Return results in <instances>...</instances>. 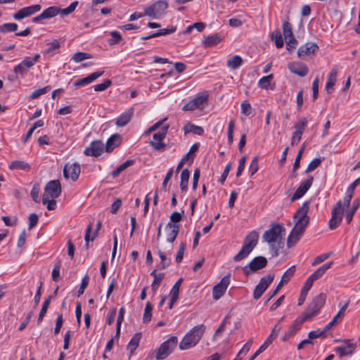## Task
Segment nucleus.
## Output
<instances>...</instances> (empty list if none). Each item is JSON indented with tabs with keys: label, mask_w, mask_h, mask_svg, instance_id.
<instances>
[{
	"label": "nucleus",
	"mask_w": 360,
	"mask_h": 360,
	"mask_svg": "<svg viewBox=\"0 0 360 360\" xmlns=\"http://www.w3.org/2000/svg\"><path fill=\"white\" fill-rule=\"evenodd\" d=\"M205 329L206 326L203 324L194 326L185 335L180 342L179 349L181 350H186L195 347L201 340Z\"/></svg>",
	"instance_id": "f257e3e1"
},
{
	"label": "nucleus",
	"mask_w": 360,
	"mask_h": 360,
	"mask_svg": "<svg viewBox=\"0 0 360 360\" xmlns=\"http://www.w3.org/2000/svg\"><path fill=\"white\" fill-rule=\"evenodd\" d=\"M326 300V295L321 293L316 296L309 304L305 310L300 314L305 321H311L318 316L323 307Z\"/></svg>",
	"instance_id": "f03ea898"
},
{
	"label": "nucleus",
	"mask_w": 360,
	"mask_h": 360,
	"mask_svg": "<svg viewBox=\"0 0 360 360\" xmlns=\"http://www.w3.org/2000/svg\"><path fill=\"white\" fill-rule=\"evenodd\" d=\"M259 234L256 231H251L245 238L243 247L239 252L233 257L235 262H239L248 256L257 245Z\"/></svg>",
	"instance_id": "7ed1b4c3"
},
{
	"label": "nucleus",
	"mask_w": 360,
	"mask_h": 360,
	"mask_svg": "<svg viewBox=\"0 0 360 360\" xmlns=\"http://www.w3.org/2000/svg\"><path fill=\"white\" fill-rule=\"evenodd\" d=\"M284 233L285 229L283 226L279 224H275L264 233L262 238L269 244L276 242L282 243Z\"/></svg>",
	"instance_id": "20e7f679"
},
{
	"label": "nucleus",
	"mask_w": 360,
	"mask_h": 360,
	"mask_svg": "<svg viewBox=\"0 0 360 360\" xmlns=\"http://www.w3.org/2000/svg\"><path fill=\"white\" fill-rule=\"evenodd\" d=\"M310 202L305 201L302 206L297 210L293 216V221L295 225L299 226L303 228H307L309 217L307 215L309 210Z\"/></svg>",
	"instance_id": "39448f33"
},
{
	"label": "nucleus",
	"mask_w": 360,
	"mask_h": 360,
	"mask_svg": "<svg viewBox=\"0 0 360 360\" xmlns=\"http://www.w3.org/2000/svg\"><path fill=\"white\" fill-rule=\"evenodd\" d=\"M178 339L175 336H172L167 341L160 345L157 349L156 359L158 360H162L167 358L176 347Z\"/></svg>",
	"instance_id": "423d86ee"
},
{
	"label": "nucleus",
	"mask_w": 360,
	"mask_h": 360,
	"mask_svg": "<svg viewBox=\"0 0 360 360\" xmlns=\"http://www.w3.org/2000/svg\"><path fill=\"white\" fill-rule=\"evenodd\" d=\"M169 5L165 1H158L153 4L144 8V13L154 19L160 18L167 9Z\"/></svg>",
	"instance_id": "0eeeda50"
},
{
	"label": "nucleus",
	"mask_w": 360,
	"mask_h": 360,
	"mask_svg": "<svg viewBox=\"0 0 360 360\" xmlns=\"http://www.w3.org/2000/svg\"><path fill=\"white\" fill-rule=\"evenodd\" d=\"M208 104V95L203 94L196 96L193 100L185 104L182 110L184 111H193L195 110H203Z\"/></svg>",
	"instance_id": "6e6552de"
},
{
	"label": "nucleus",
	"mask_w": 360,
	"mask_h": 360,
	"mask_svg": "<svg viewBox=\"0 0 360 360\" xmlns=\"http://www.w3.org/2000/svg\"><path fill=\"white\" fill-rule=\"evenodd\" d=\"M266 264L267 260L264 257H256L248 264L243 268V274L248 276L253 272L264 268Z\"/></svg>",
	"instance_id": "1a4fd4ad"
},
{
	"label": "nucleus",
	"mask_w": 360,
	"mask_h": 360,
	"mask_svg": "<svg viewBox=\"0 0 360 360\" xmlns=\"http://www.w3.org/2000/svg\"><path fill=\"white\" fill-rule=\"evenodd\" d=\"M344 210L342 201L339 200L332 210V217L328 222L330 229H335L340 225L342 220Z\"/></svg>",
	"instance_id": "9d476101"
},
{
	"label": "nucleus",
	"mask_w": 360,
	"mask_h": 360,
	"mask_svg": "<svg viewBox=\"0 0 360 360\" xmlns=\"http://www.w3.org/2000/svg\"><path fill=\"white\" fill-rule=\"evenodd\" d=\"M169 127V124L164 125L160 131L153 134V141H150V144L155 150L162 151L165 150L166 145L162 141L165 138Z\"/></svg>",
	"instance_id": "9b49d317"
},
{
	"label": "nucleus",
	"mask_w": 360,
	"mask_h": 360,
	"mask_svg": "<svg viewBox=\"0 0 360 360\" xmlns=\"http://www.w3.org/2000/svg\"><path fill=\"white\" fill-rule=\"evenodd\" d=\"M274 278V274H268L266 276L262 277L259 283L256 285L253 297L255 300H258L261 297L262 294L268 288L269 285L271 283Z\"/></svg>",
	"instance_id": "f8f14e48"
},
{
	"label": "nucleus",
	"mask_w": 360,
	"mask_h": 360,
	"mask_svg": "<svg viewBox=\"0 0 360 360\" xmlns=\"http://www.w3.org/2000/svg\"><path fill=\"white\" fill-rule=\"evenodd\" d=\"M306 322L303 318L300 315L298 316L290 325L289 328L285 332L281 338L283 342L288 340L290 338L293 337L301 328L302 324Z\"/></svg>",
	"instance_id": "ddd939ff"
},
{
	"label": "nucleus",
	"mask_w": 360,
	"mask_h": 360,
	"mask_svg": "<svg viewBox=\"0 0 360 360\" xmlns=\"http://www.w3.org/2000/svg\"><path fill=\"white\" fill-rule=\"evenodd\" d=\"M229 283V276H225L221 278L219 283L213 287L212 297L214 300H218L224 295Z\"/></svg>",
	"instance_id": "4468645a"
},
{
	"label": "nucleus",
	"mask_w": 360,
	"mask_h": 360,
	"mask_svg": "<svg viewBox=\"0 0 360 360\" xmlns=\"http://www.w3.org/2000/svg\"><path fill=\"white\" fill-rule=\"evenodd\" d=\"M61 193V186L58 180H53L48 182L44 188V193L51 198H58Z\"/></svg>",
	"instance_id": "2eb2a0df"
},
{
	"label": "nucleus",
	"mask_w": 360,
	"mask_h": 360,
	"mask_svg": "<svg viewBox=\"0 0 360 360\" xmlns=\"http://www.w3.org/2000/svg\"><path fill=\"white\" fill-rule=\"evenodd\" d=\"M314 177L312 176H309L306 180L302 181L299 187L297 188V190L292 195L290 199L291 201L293 202L302 198L310 188V187L312 185Z\"/></svg>",
	"instance_id": "dca6fc26"
},
{
	"label": "nucleus",
	"mask_w": 360,
	"mask_h": 360,
	"mask_svg": "<svg viewBox=\"0 0 360 360\" xmlns=\"http://www.w3.org/2000/svg\"><path fill=\"white\" fill-rule=\"evenodd\" d=\"M342 342H344L345 344L336 347L335 352L340 357L352 356L355 352L356 344L352 343L350 340H344Z\"/></svg>",
	"instance_id": "f3484780"
},
{
	"label": "nucleus",
	"mask_w": 360,
	"mask_h": 360,
	"mask_svg": "<svg viewBox=\"0 0 360 360\" xmlns=\"http://www.w3.org/2000/svg\"><path fill=\"white\" fill-rule=\"evenodd\" d=\"M41 7L39 4H34L30 6L24 7L13 14V18L17 20H22L29 17L35 13L39 11Z\"/></svg>",
	"instance_id": "a211bd4d"
},
{
	"label": "nucleus",
	"mask_w": 360,
	"mask_h": 360,
	"mask_svg": "<svg viewBox=\"0 0 360 360\" xmlns=\"http://www.w3.org/2000/svg\"><path fill=\"white\" fill-rule=\"evenodd\" d=\"M81 172V168L77 163H67L63 169V175L66 179L71 178L72 181H76Z\"/></svg>",
	"instance_id": "6ab92c4d"
},
{
	"label": "nucleus",
	"mask_w": 360,
	"mask_h": 360,
	"mask_svg": "<svg viewBox=\"0 0 360 360\" xmlns=\"http://www.w3.org/2000/svg\"><path fill=\"white\" fill-rule=\"evenodd\" d=\"M103 151V143L101 141L91 142L89 146L84 150V153L87 156L98 157Z\"/></svg>",
	"instance_id": "aec40b11"
},
{
	"label": "nucleus",
	"mask_w": 360,
	"mask_h": 360,
	"mask_svg": "<svg viewBox=\"0 0 360 360\" xmlns=\"http://www.w3.org/2000/svg\"><path fill=\"white\" fill-rule=\"evenodd\" d=\"M305 229V228L294 225L293 229L288 237L287 245L288 248H291L296 244L304 233Z\"/></svg>",
	"instance_id": "412c9836"
},
{
	"label": "nucleus",
	"mask_w": 360,
	"mask_h": 360,
	"mask_svg": "<svg viewBox=\"0 0 360 360\" xmlns=\"http://www.w3.org/2000/svg\"><path fill=\"white\" fill-rule=\"evenodd\" d=\"M318 49L319 46L316 43L307 42L298 49L297 55L300 58L309 56L313 55Z\"/></svg>",
	"instance_id": "4be33fe9"
},
{
	"label": "nucleus",
	"mask_w": 360,
	"mask_h": 360,
	"mask_svg": "<svg viewBox=\"0 0 360 360\" xmlns=\"http://www.w3.org/2000/svg\"><path fill=\"white\" fill-rule=\"evenodd\" d=\"M288 69L292 73L300 77L306 76L309 72V69L306 65L297 62L289 63Z\"/></svg>",
	"instance_id": "5701e85b"
},
{
	"label": "nucleus",
	"mask_w": 360,
	"mask_h": 360,
	"mask_svg": "<svg viewBox=\"0 0 360 360\" xmlns=\"http://www.w3.org/2000/svg\"><path fill=\"white\" fill-rule=\"evenodd\" d=\"M103 73H104V71H98V72H93L86 77H84V78H82V79H79L75 81L74 82V86L75 87H79V86L87 85V84L91 83L92 82H94V80H96V79H98V77H100L101 76H102L103 75Z\"/></svg>",
	"instance_id": "b1692460"
},
{
	"label": "nucleus",
	"mask_w": 360,
	"mask_h": 360,
	"mask_svg": "<svg viewBox=\"0 0 360 360\" xmlns=\"http://www.w3.org/2000/svg\"><path fill=\"white\" fill-rule=\"evenodd\" d=\"M179 224H172L171 222L167 223L165 229L167 231V240L168 242L173 243L175 240L179 233Z\"/></svg>",
	"instance_id": "393cba45"
},
{
	"label": "nucleus",
	"mask_w": 360,
	"mask_h": 360,
	"mask_svg": "<svg viewBox=\"0 0 360 360\" xmlns=\"http://www.w3.org/2000/svg\"><path fill=\"white\" fill-rule=\"evenodd\" d=\"M32 66V62L30 61V57L27 56L13 68V72L16 75L23 76Z\"/></svg>",
	"instance_id": "a878e982"
},
{
	"label": "nucleus",
	"mask_w": 360,
	"mask_h": 360,
	"mask_svg": "<svg viewBox=\"0 0 360 360\" xmlns=\"http://www.w3.org/2000/svg\"><path fill=\"white\" fill-rule=\"evenodd\" d=\"M134 108H130L126 112L122 113L116 120V125L117 127H124L127 125L134 115Z\"/></svg>",
	"instance_id": "bb28decb"
},
{
	"label": "nucleus",
	"mask_w": 360,
	"mask_h": 360,
	"mask_svg": "<svg viewBox=\"0 0 360 360\" xmlns=\"http://www.w3.org/2000/svg\"><path fill=\"white\" fill-rule=\"evenodd\" d=\"M121 136L115 134L112 135L107 141L105 145V150L108 153L113 150L116 147H117L121 143Z\"/></svg>",
	"instance_id": "cd10ccee"
},
{
	"label": "nucleus",
	"mask_w": 360,
	"mask_h": 360,
	"mask_svg": "<svg viewBox=\"0 0 360 360\" xmlns=\"http://www.w3.org/2000/svg\"><path fill=\"white\" fill-rule=\"evenodd\" d=\"M222 40V38L219 34H215L211 36H205L202 44L205 47H212L217 45Z\"/></svg>",
	"instance_id": "c85d7f7f"
},
{
	"label": "nucleus",
	"mask_w": 360,
	"mask_h": 360,
	"mask_svg": "<svg viewBox=\"0 0 360 360\" xmlns=\"http://www.w3.org/2000/svg\"><path fill=\"white\" fill-rule=\"evenodd\" d=\"M141 333H136L134 334V335L132 337V338L128 343L127 349L130 352V356H131L133 354L134 352L138 347L140 340H141Z\"/></svg>",
	"instance_id": "c756f323"
},
{
	"label": "nucleus",
	"mask_w": 360,
	"mask_h": 360,
	"mask_svg": "<svg viewBox=\"0 0 360 360\" xmlns=\"http://www.w3.org/2000/svg\"><path fill=\"white\" fill-rule=\"evenodd\" d=\"M333 262H330L328 263L323 264L312 274H311L309 277L315 281L316 280L321 278L325 274V272L331 266Z\"/></svg>",
	"instance_id": "7c9ffc66"
},
{
	"label": "nucleus",
	"mask_w": 360,
	"mask_h": 360,
	"mask_svg": "<svg viewBox=\"0 0 360 360\" xmlns=\"http://www.w3.org/2000/svg\"><path fill=\"white\" fill-rule=\"evenodd\" d=\"M338 71L336 69H332L328 76V79L326 84V89L328 93H330V90L333 89L337 77Z\"/></svg>",
	"instance_id": "2f4dec72"
},
{
	"label": "nucleus",
	"mask_w": 360,
	"mask_h": 360,
	"mask_svg": "<svg viewBox=\"0 0 360 360\" xmlns=\"http://www.w3.org/2000/svg\"><path fill=\"white\" fill-rule=\"evenodd\" d=\"M190 172L188 169L182 170L181 174L180 188L182 191H186L188 189Z\"/></svg>",
	"instance_id": "473e14b6"
},
{
	"label": "nucleus",
	"mask_w": 360,
	"mask_h": 360,
	"mask_svg": "<svg viewBox=\"0 0 360 360\" xmlns=\"http://www.w3.org/2000/svg\"><path fill=\"white\" fill-rule=\"evenodd\" d=\"M243 63V59L239 56H234L227 60V66L231 70L238 69Z\"/></svg>",
	"instance_id": "72a5a7b5"
},
{
	"label": "nucleus",
	"mask_w": 360,
	"mask_h": 360,
	"mask_svg": "<svg viewBox=\"0 0 360 360\" xmlns=\"http://www.w3.org/2000/svg\"><path fill=\"white\" fill-rule=\"evenodd\" d=\"M51 299H52V297L49 296L43 302L42 307L41 309V311L39 312V317L37 319V322L39 324L41 323L44 316L46 315L48 308L49 307V304L51 303Z\"/></svg>",
	"instance_id": "f704fd0d"
},
{
	"label": "nucleus",
	"mask_w": 360,
	"mask_h": 360,
	"mask_svg": "<svg viewBox=\"0 0 360 360\" xmlns=\"http://www.w3.org/2000/svg\"><path fill=\"white\" fill-rule=\"evenodd\" d=\"M58 13L59 8L55 6H50L42 12V15H44V19L51 18L57 15Z\"/></svg>",
	"instance_id": "c9c22d12"
},
{
	"label": "nucleus",
	"mask_w": 360,
	"mask_h": 360,
	"mask_svg": "<svg viewBox=\"0 0 360 360\" xmlns=\"http://www.w3.org/2000/svg\"><path fill=\"white\" fill-rule=\"evenodd\" d=\"M271 38L274 40L276 46L281 49L283 46V40L280 30H276L271 34Z\"/></svg>",
	"instance_id": "e433bc0d"
},
{
	"label": "nucleus",
	"mask_w": 360,
	"mask_h": 360,
	"mask_svg": "<svg viewBox=\"0 0 360 360\" xmlns=\"http://www.w3.org/2000/svg\"><path fill=\"white\" fill-rule=\"evenodd\" d=\"M185 134L193 132L195 134L202 135L204 132L203 129L201 127L195 126L193 124H186L184 128Z\"/></svg>",
	"instance_id": "4c0bfd02"
},
{
	"label": "nucleus",
	"mask_w": 360,
	"mask_h": 360,
	"mask_svg": "<svg viewBox=\"0 0 360 360\" xmlns=\"http://www.w3.org/2000/svg\"><path fill=\"white\" fill-rule=\"evenodd\" d=\"M18 25L14 22L4 23L0 25V32L6 33L11 32H15L18 30Z\"/></svg>",
	"instance_id": "58836bf2"
},
{
	"label": "nucleus",
	"mask_w": 360,
	"mask_h": 360,
	"mask_svg": "<svg viewBox=\"0 0 360 360\" xmlns=\"http://www.w3.org/2000/svg\"><path fill=\"white\" fill-rule=\"evenodd\" d=\"M283 32L285 41H287L289 38L292 39V37H295L292 31V25L288 21H285L283 23Z\"/></svg>",
	"instance_id": "ea45409f"
},
{
	"label": "nucleus",
	"mask_w": 360,
	"mask_h": 360,
	"mask_svg": "<svg viewBox=\"0 0 360 360\" xmlns=\"http://www.w3.org/2000/svg\"><path fill=\"white\" fill-rule=\"evenodd\" d=\"M51 87L50 86H46L45 87L38 89L32 93V94L30 96L29 98L30 100L36 99V98H39V96H41V95H44L45 94H46L47 92H49L51 90Z\"/></svg>",
	"instance_id": "a19ab883"
},
{
	"label": "nucleus",
	"mask_w": 360,
	"mask_h": 360,
	"mask_svg": "<svg viewBox=\"0 0 360 360\" xmlns=\"http://www.w3.org/2000/svg\"><path fill=\"white\" fill-rule=\"evenodd\" d=\"M152 311H153V305L150 302H147L145 309H144V314L143 316V323H148L151 320L152 316Z\"/></svg>",
	"instance_id": "79ce46f5"
},
{
	"label": "nucleus",
	"mask_w": 360,
	"mask_h": 360,
	"mask_svg": "<svg viewBox=\"0 0 360 360\" xmlns=\"http://www.w3.org/2000/svg\"><path fill=\"white\" fill-rule=\"evenodd\" d=\"M183 281V278H180L175 283L174 285H173V287L172 288L171 290H170V292H169V296L170 297H173V300L177 297L179 298V288H180V285L181 284Z\"/></svg>",
	"instance_id": "37998d69"
},
{
	"label": "nucleus",
	"mask_w": 360,
	"mask_h": 360,
	"mask_svg": "<svg viewBox=\"0 0 360 360\" xmlns=\"http://www.w3.org/2000/svg\"><path fill=\"white\" fill-rule=\"evenodd\" d=\"M308 123V121L307 118L302 117L298 120V122L295 125V129L296 132L302 134L304 133V131L305 129V127H307Z\"/></svg>",
	"instance_id": "c03bdc74"
},
{
	"label": "nucleus",
	"mask_w": 360,
	"mask_h": 360,
	"mask_svg": "<svg viewBox=\"0 0 360 360\" xmlns=\"http://www.w3.org/2000/svg\"><path fill=\"white\" fill-rule=\"evenodd\" d=\"M91 58V56L89 53L84 52H77L72 56V60L75 63H79Z\"/></svg>",
	"instance_id": "a18cd8bd"
},
{
	"label": "nucleus",
	"mask_w": 360,
	"mask_h": 360,
	"mask_svg": "<svg viewBox=\"0 0 360 360\" xmlns=\"http://www.w3.org/2000/svg\"><path fill=\"white\" fill-rule=\"evenodd\" d=\"M47 45L49 47L43 52L44 55H49L52 53L53 51L58 49L60 46V42L57 39H54L51 42L47 44Z\"/></svg>",
	"instance_id": "49530a36"
},
{
	"label": "nucleus",
	"mask_w": 360,
	"mask_h": 360,
	"mask_svg": "<svg viewBox=\"0 0 360 360\" xmlns=\"http://www.w3.org/2000/svg\"><path fill=\"white\" fill-rule=\"evenodd\" d=\"M295 272V266L290 267L283 275L281 281L279 283H281L283 285L284 283H287L290 278L292 276Z\"/></svg>",
	"instance_id": "de8ad7c7"
},
{
	"label": "nucleus",
	"mask_w": 360,
	"mask_h": 360,
	"mask_svg": "<svg viewBox=\"0 0 360 360\" xmlns=\"http://www.w3.org/2000/svg\"><path fill=\"white\" fill-rule=\"evenodd\" d=\"M91 230H92V224H89L86 230V233H85V237H84L86 248H89V242L93 241L97 236L96 233H94L92 236H91Z\"/></svg>",
	"instance_id": "09e8293b"
},
{
	"label": "nucleus",
	"mask_w": 360,
	"mask_h": 360,
	"mask_svg": "<svg viewBox=\"0 0 360 360\" xmlns=\"http://www.w3.org/2000/svg\"><path fill=\"white\" fill-rule=\"evenodd\" d=\"M272 78H273V75L271 74L262 77L259 80V83H258L259 86L262 89H267L269 88V86H270Z\"/></svg>",
	"instance_id": "8fccbe9b"
},
{
	"label": "nucleus",
	"mask_w": 360,
	"mask_h": 360,
	"mask_svg": "<svg viewBox=\"0 0 360 360\" xmlns=\"http://www.w3.org/2000/svg\"><path fill=\"white\" fill-rule=\"evenodd\" d=\"M49 200V197L46 195H43L42 196V202L44 205H47V209L49 210H54L56 207V202L55 200Z\"/></svg>",
	"instance_id": "3c124183"
},
{
	"label": "nucleus",
	"mask_w": 360,
	"mask_h": 360,
	"mask_svg": "<svg viewBox=\"0 0 360 360\" xmlns=\"http://www.w3.org/2000/svg\"><path fill=\"white\" fill-rule=\"evenodd\" d=\"M252 344V340H248L244 345L243 348L239 351V352L237 355V357L242 359L243 356H245L248 354V352L250 351Z\"/></svg>",
	"instance_id": "603ef678"
},
{
	"label": "nucleus",
	"mask_w": 360,
	"mask_h": 360,
	"mask_svg": "<svg viewBox=\"0 0 360 360\" xmlns=\"http://www.w3.org/2000/svg\"><path fill=\"white\" fill-rule=\"evenodd\" d=\"M259 169V163H258V156H255L252 160L250 165L249 166V172L250 173V176H253Z\"/></svg>",
	"instance_id": "864d4df0"
},
{
	"label": "nucleus",
	"mask_w": 360,
	"mask_h": 360,
	"mask_svg": "<svg viewBox=\"0 0 360 360\" xmlns=\"http://www.w3.org/2000/svg\"><path fill=\"white\" fill-rule=\"evenodd\" d=\"M10 169H28L30 166L27 163L23 161H13L10 165Z\"/></svg>",
	"instance_id": "5fc2aeb1"
},
{
	"label": "nucleus",
	"mask_w": 360,
	"mask_h": 360,
	"mask_svg": "<svg viewBox=\"0 0 360 360\" xmlns=\"http://www.w3.org/2000/svg\"><path fill=\"white\" fill-rule=\"evenodd\" d=\"M241 113L245 116H249L252 113V106L248 101H244L241 103Z\"/></svg>",
	"instance_id": "6e6d98bb"
},
{
	"label": "nucleus",
	"mask_w": 360,
	"mask_h": 360,
	"mask_svg": "<svg viewBox=\"0 0 360 360\" xmlns=\"http://www.w3.org/2000/svg\"><path fill=\"white\" fill-rule=\"evenodd\" d=\"M321 163V160L320 158H315L311 160L307 166V168L305 170L306 173L311 172L316 169Z\"/></svg>",
	"instance_id": "4d7b16f0"
},
{
	"label": "nucleus",
	"mask_w": 360,
	"mask_h": 360,
	"mask_svg": "<svg viewBox=\"0 0 360 360\" xmlns=\"http://www.w3.org/2000/svg\"><path fill=\"white\" fill-rule=\"evenodd\" d=\"M164 276H165V274L163 273H160V274H158V276H155V278H154V280L152 283V285H151L152 290L154 292H155L156 290H158L162 280L164 278Z\"/></svg>",
	"instance_id": "13d9d810"
},
{
	"label": "nucleus",
	"mask_w": 360,
	"mask_h": 360,
	"mask_svg": "<svg viewBox=\"0 0 360 360\" xmlns=\"http://www.w3.org/2000/svg\"><path fill=\"white\" fill-rule=\"evenodd\" d=\"M112 84L110 79H105L103 83L94 86V89L96 91H103L107 89Z\"/></svg>",
	"instance_id": "bf43d9fd"
},
{
	"label": "nucleus",
	"mask_w": 360,
	"mask_h": 360,
	"mask_svg": "<svg viewBox=\"0 0 360 360\" xmlns=\"http://www.w3.org/2000/svg\"><path fill=\"white\" fill-rule=\"evenodd\" d=\"M89 282V276L88 275H85L82 278L79 289L78 290L77 296L79 297L83 295L85 288L87 287Z\"/></svg>",
	"instance_id": "052dcab7"
},
{
	"label": "nucleus",
	"mask_w": 360,
	"mask_h": 360,
	"mask_svg": "<svg viewBox=\"0 0 360 360\" xmlns=\"http://www.w3.org/2000/svg\"><path fill=\"white\" fill-rule=\"evenodd\" d=\"M110 35L112 37V39L109 41V44L110 45L118 44L122 40V36L118 32H111Z\"/></svg>",
	"instance_id": "680f3d73"
},
{
	"label": "nucleus",
	"mask_w": 360,
	"mask_h": 360,
	"mask_svg": "<svg viewBox=\"0 0 360 360\" xmlns=\"http://www.w3.org/2000/svg\"><path fill=\"white\" fill-rule=\"evenodd\" d=\"M185 250H186V244L184 243H182L179 246V250L177 252L176 257V262L177 263H180L182 261Z\"/></svg>",
	"instance_id": "e2e57ef3"
},
{
	"label": "nucleus",
	"mask_w": 360,
	"mask_h": 360,
	"mask_svg": "<svg viewBox=\"0 0 360 360\" xmlns=\"http://www.w3.org/2000/svg\"><path fill=\"white\" fill-rule=\"evenodd\" d=\"M39 217L37 214L32 213L29 216V227L30 230L32 229L37 224Z\"/></svg>",
	"instance_id": "0e129e2a"
},
{
	"label": "nucleus",
	"mask_w": 360,
	"mask_h": 360,
	"mask_svg": "<svg viewBox=\"0 0 360 360\" xmlns=\"http://www.w3.org/2000/svg\"><path fill=\"white\" fill-rule=\"evenodd\" d=\"M229 319V315H227L224 319L222 321V322L221 323L220 326H219V328L217 329V330L215 331L214 334V338L218 335H219L221 333H222L224 330H225V328H226V321L227 319Z\"/></svg>",
	"instance_id": "69168bd1"
},
{
	"label": "nucleus",
	"mask_w": 360,
	"mask_h": 360,
	"mask_svg": "<svg viewBox=\"0 0 360 360\" xmlns=\"http://www.w3.org/2000/svg\"><path fill=\"white\" fill-rule=\"evenodd\" d=\"M184 214V211H182V213L178 212H174L171 216H170V221L172 224H176L177 222H179L182 219V215Z\"/></svg>",
	"instance_id": "338daca9"
},
{
	"label": "nucleus",
	"mask_w": 360,
	"mask_h": 360,
	"mask_svg": "<svg viewBox=\"0 0 360 360\" xmlns=\"http://www.w3.org/2000/svg\"><path fill=\"white\" fill-rule=\"evenodd\" d=\"M319 79L318 77H316L313 83H312V97H313V99L314 100H316L318 97V94H319Z\"/></svg>",
	"instance_id": "774afa93"
}]
</instances>
